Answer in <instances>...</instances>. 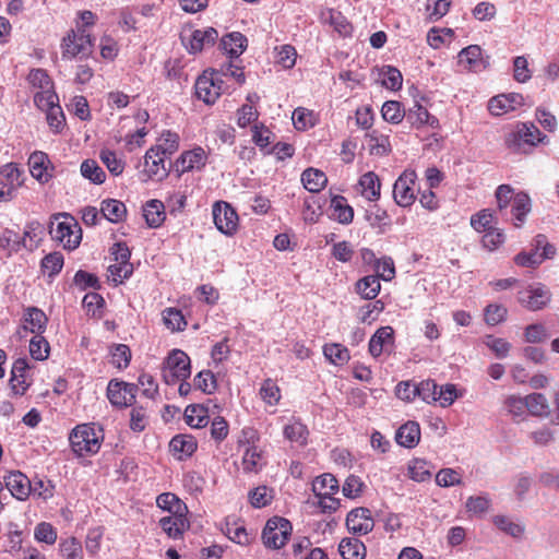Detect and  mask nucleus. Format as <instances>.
<instances>
[{
    "instance_id": "obj_1",
    "label": "nucleus",
    "mask_w": 559,
    "mask_h": 559,
    "mask_svg": "<svg viewBox=\"0 0 559 559\" xmlns=\"http://www.w3.org/2000/svg\"><path fill=\"white\" fill-rule=\"evenodd\" d=\"M546 139L532 122H519L504 136L507 148L514 154H527Z\"/></svg>"
},
{
    "instance_id": "obj_2",
    "label": "nucleus",
    "mask_w": 559,
    "mask_h": 559,
    "mask_svg": "<svg viewBox=\"0 0 559 559\" xmlns=\"http://www.w3.org/2000/svg\"><path fill=\"white\" fill-rule=\"evenodd\" d=\"M94 39L90 31L81 26L71 28L61 40V56L64 60L87 58L93 52Z\"/></svg>"
},
{
    "instance_id": "obj_3",
    "label": "nucleus",
    "mask_w": 559,
    "mask_h": 559,
    "mask_svg": "<svg viewBox=\"0 0 559 559\" xmlns=\"http://www.w3.org/2000/svg\"><path fill=\"white\" fill-rule=\"evenodd\" d=\"M51 238L63 246L67 250H74L79 247L82 235L78 223L68 214L55 216L49 227Z\"/></svg>"
},
{
    "instance_id": "obj_4",
    "label": "nucleus",
    "mask_w": 559,
    "mask_h": 559,
    "mask_svg": "<svg viewBox=\"0 0 559 559\" xmlns=\"http://www.w3.org/2000/svg\"><path fill=\"white\" fill-rule=\"evenodd\" d=\"M103 436L96 431L93 425H78L70 435V442L73 451L79 456H87L99 451Z\"/></svg>"
},
{
    "instance_id": "obj_5",
    "label": "nucleus",
    "mask_w": 559,
    "mask_h": 559,
    "mask_svg": "<svg viewBox=\"0 0 559 559\" xmlns=\"http://www.w3.org/2000/svg\"><path fill=\"white\" fill-rule=\"evenodd\" d=\"M191 376L190 357L181 349H173L165 358L162 377L167 384H176Z\"/></svg>"
},
{
    "instance_id": "obj_6",
    "label": "nucleus",
    "mask_w": 559,
    "mask_h": 559,
    "mask_svg": "<svg viewBox=\"0 0 559 559\" xmlns=\"http://www.w3.org/2000/svg\"><path fill=\"white\" fill-rule=\"evenodd\" d=\"M25 175L16 163L0 166V202H10L24 186Z\"/></svg>"
},
{
    "instance_id": "obj_7",
    "label": "nucleus",
    "mask_w": 559,
    "mask_h": 559,
    "mask_svg": "<svg viewBox=\"0 0 559 559\" xmlns=\"http://www.w3.org/2000/svg\"><path fill=\"white\" fill-rule=\"evenodd\" d=\"M292 524L288 520L274 516L267 520L262 531V542L266 548L280 549L285 546L292 535Z\"/></svg>"
},
{
    "instance_id": "obj_8",
    "label": "nucleus",
    "mask_w": 559,
    "mask_h": 559,
    "mask_svg": "<svg viewBox=\"0 0 559 559\" xmlns=\"http://www.w3.org/2000/svg\"><path fill=\"white\" fill-rule=\"evenodd\" d=\"M223 80L216 70H205L195 81V96L207 105L214 104L223 92Z\"/></svg>"
},
{
    "instance_id": "obj_9",
    "label": "nucleus",
    "mask_w": 559,
    "mask_h": 559,
    "mask_svg": "<svg viewBox=\"0 0 559 559\" xmlns=\"http://www.w3.org/2000/svg\"><path fill=\"white\" fill-rule=\"evenodd\" d=\"M417 174L414 169H405L393 185V199L401 207H409L416 201Z\"/></svg>"
},
{
    "instance_id": "obj_10",
    "label": "nucleus",
    "mask_w": 559,
    "mask_h": 559,
    "mask_svg": "<svg viewBox=\"0 0 559 559\" xmlns=\"http://www.w3.org/2000/svg\"><path fill=\"white\" fill-rule=\"evenodd\" d=\"M29 85L36 90L34 103L47 106V100H57V94L53 91V82L44 69H32L27 75Z\"/></svg>"
},
{
    "instance_id": "obj_11",
    "label": "nucleus",
    "mask_w": 559,
    "mask_h": 559,
    "mask_svg": "<svg viewBox=\"0 0 559 559\" xmlns=\"http://www.w3.org/2000/svg\"><path fill=\"white\" fill-rule=\"evenodd\" d=\"M212 213L214 224L222 234L233 236L237 231L239 217L235 209L228 202H215Z\"/></svg>"
},
{
    "instance_id": "obj_12",
    "label": "nucleus",
    "mask_w": 559,
    "mask_h": 559,
    "mask_svg": "<svg viewBox=\"0 0 559 559\" xmlns=\"http://www.w3.org/2000/svg\"><path fill=\"white\" fill-rule=\"evenodd\" d=\"M166 159L167 157L150 147L143 156L142 170L140 171L142 180H164L169 174V169L166 167Z\"/></svg>"
},
{
    "instance_id": "obj_13",
    "label": "nucleus",
    "mask_w": 559,
    "mask_h": 559,
    "mask_svg": "<svg viewBox=\"0 0 559 559\" xmlns=\"http://www.w3.org/2000/svg\"><path fill=\"white\" fill-rule=\"evenodd\" d=\"M209 154L202 146L183 151L175 162L176 171L181 175L189 171H201L207 164Z\"/></svg>"
},
{
    "instance_id": "obj_14",
    "label": "nucleus",
    "mask_w": 559,
    "mask_h": 559,
    "mask_svg": "<svg viewBox=\"0 0 559 559\" xmlns=\"http://www.w3.org/2000/svg\"><path fill=\"white\" fill-rule=\"evenodd\" d=\"M551 298L550 292L543 285H528L518 293V301L527 310L543 309Z\"/></svg>"
},
{
    "instance_id": "obj_15",
    "label": "nucleus",
    "mask_w": 559,
    "mask_h": 559,
    "mask_svg": "<svg viewBox=\"0 0 559 559\" xmlns=\"http://www.w3.org/2000/svg\"><path fill=\"white\" fill-rule=\"evenodd\" d=\"M138 386L133 383L111 380L107 386V397L116 407H127L135 400Z\"/></svg>"
},
{
    "instance_id": "obj_16",
    "label": "nucleus",
    "mask_w": 559,
    "mask_h": 559,
    "mask_svg": "<svg viewBox=\"0 0 559 559\" xmlns=\"http://www.w3.org/2000/svg\"><path fill=\"white\" fill-rule=\"evenodd\" d=\"M48 318L46 313L37 307H28L24 311L22 325L17 330L21 338L26 337L27 333L35 335L43 334L47 328Z\"/></svg>"
},
{
    "instance_id": "obj_17",
    "label": "nucleus",
    "mask_w": 559,
    "mask_h": 559,
    "mask_svg": "<svg viewBox=\"0 0 559 559\" xmlns=\"http://www.w3.org/2000/svg\"><path fill=\"white\" fill-rule=\"evenodd\" d=\"M395 347L394 330L390 325L379 328L369 341L368 350L373 358L391 354Z\"/></svg>"
},
{
    "instance_id": "obj_18",
    "label": "nucleus",
    "mask_w": 559,
    "mask_h": 559,
    "mask_svg": "<svg viewBox=\"0 0 559 559\" xmlns=\"http://www.w3.org/2000/svg\"><path fill=\"white\" fill-rule=\"evenodd\" d=\"M348 531L356 535H367L374 527V520L368 508L353 509L346 518Z\"/></svg>"
},
{
    "instance_id": "obj_19",
    "label": "nucleus",
    "mask_w": 559,
    "mask_h": 559,
    "mask_svg": "<svg viewBox=\"0 0 559 559\" xmlns=\"http://www.w3.org/2000/svg\"><path fill=\"white\" fill-rule=\"evenodd\" d=\"M29 173L40 183H47L53 177V165L48 154L35 151L28 157Z\"/></svg>"
},
{
    "instance_id": "obj_20",
    "label": "nucleus",
    "mask_w": 559,
    "mask_h": 559,
    "mask_svg": "<svg viewBox=\"0 0 559 559\" xmlns=\"http://www.w3.org/2000/svg\"><path fill=\"white\" fill-rule=\"evenodd\" d=\"M524 105V97L519 93L499 94L488 102V110L492 116H503Z\"/></svg>"
},
{
    "instance_id": "obj_21",
    "label": "nucleus",
    "mask_w": 559,
    "mask_h": 559,
    "mask_svg": "<svg viewBox=\"0 0 559 559\" xmlns=\"http://www.w3.org/2000/svg\"><path fill=\"white\" fill-rule=\"evenodd\" d=\"M31 366L25 358L14 361L11 370L10 385L14 394L23 395L32 384Z\"/></svg>"
},
{
    "instance_id": "obj_22",
    "label": "nucleus",
    "mask_w": 559,
    "mask_h": 559,
    "mask_svg": "<svg viewBox=\"0 0 559 559\" xmlns=\"http://www.w3.org/2000/svg\"><path fill=\"white\" fill-rule=\"evenodd\" d=\"M217 38L218 32L214 27H206L193 31L188 39L183 38V44L190 53H197L213 46Z\"/></svg>"
},
{
    "instance_id": "obj_23",
    "label": "nucleus",
    "mask_w": 559,
    "mask_h": 559,
    "mask_svg": "<svg viewBox=\"0 0 559 559\" xmlns=\"http://www.w3.org/2000/svg\"><path fill=\"white\" fill-rule=\"evenodd\" d=\"M158 524L163 532L171 539H180L190 527L187 513L170 514L159 519Z\"/></svg>"
},
{
    "instance_id": "obj_24",
    "label": "nucleus",
    "mask_w": 559,
    "mask_h": 559,
    "mask_svg": "<svg viewBox=\"0 0 559 559\" xmlns=\"http://www.w3.org/2000/svg\"><path fill=\"white\" fill-rule=\"evenodd\" d=\"M4 481L8 490L17 500H25L32 492V481L20 471L10 472Z\"/></svg>"
},
{
    "instance_id": "obj_25",
    "label": "nucleus",
    "mask_w": 559,
    "mask_h": 559,
    "mask_svg": "<svg viewBox=\"0 0 559 559\" xmlns=\"http://www.w3.org/2000/svg\"><path fill=\"white\" fill-rule=\"evenodd\" d=\"M197 449V439L191 435H176L169 442V451L178 461H183L192 456Z\"/></svg>"
},
{
    "instance_id": "obj_26",
    "label": "nucleus",
    "mask_w": 559,
    "mask_h": 559,
    "mask_svg": "<svg viewBox=\"0 0 559 559\" xmlns=\"http://www.w3.org/2000/svg\"><path fill=\"white\" fill-rule=\"evenodd\" d=\"M356 189L367 201L376 202L381 197V180L374 171H367L360 176Z\"/></svg>"
},
{
    "instance_id": "obj_27",
    "label": "nucleus",
    "mask_w": 559,
    "mask_h": 559,
    "mask_svg": "<svg viewBox=\"0 0 559 559\" xmlns=\"http://www.w3.org/2000/svg\"><path fill=\"white\" fill-rule=\"evenodd\" d=\"M459 63L467 71L477 72L485 69L481 48L478 45H469L459 52Z\"/></svg>"
},
{
    "instance_id": "obj_28",
    "label": "nucleus",
    "mask_w": 559,
    "mask_h": 559,
    "mask_svg": "<svg viewBox=\"0 0 559 559\" xmlns=\"http://www.w3.org/2000/svg\"><path fill=\"white\" fill-rule=\"evenodd\" d=\"M396 442L407 449L415 448L420 441V426L417 421L408 420L402 425L395 435Z\"/></svg>"
},
{
    "instance_id": "obj_29",
    "label": "nucleus",
    "mask_w": 559,
    "mask_h": 559,
    "mask_svg": "<svg viewBox=\"0 0 559 559\" xmlns=\"http://www.w3.org/2000/svg\"><path fill=\"white\" fill-rule=\"evenodd\" d=\"M157 153L169 158L180 147V135L170 130H164L156 139V143L151 146Z\"/></svg>"
},
{
    "instance_id": "obj_30",
    "label": "nucleus",
    "mask_w": 559,
    "mask_h": 559,
    "mask_svg": "<svg viewBox=\"0 0 559 559\" xmlns=\"http://www.w3.org/2000/svg\"><path fill=\"white\" fill-rule=\"evenodd\" d=\"M50 103V100H47ZM40 110L46 111V120L53 133H60L66 124V118L62 111V108L59 105V97L57 96V100L51 102V104H47V106L41 104H35Z\"/></svg>"
},
{
    "instance_id": "obj_31",
    "label": "nucleus",
    "mask_w": 559,
    "mask_h": 559,
    "mask_svg": "<svg viewBox=\"0 0 559 559\" xmlns=\"http://www.w3.org/2000/svg\"><path fill=\"white\" fill-rule=\"evenodd\" d=\"M219 46L230 58H238L246 50L248 39L243 34L233 32L221 39Z\"/></svg>"
},
{
    "instance_id": "obj_32",
    "label": "nucleus",
    "mask_w": 559,
    "mask_h": 559,
    "mask_svg": "<svg viewBox=\"0 0 559 559\" xmlns=\"http://www.w3.org/2000/svg\"><path fill=\"white\" fill-rule=\"evenodd\" d=\"M407 121L416 127L429 126L431 128L439 127V120L437 117L429 114L426 107L416 103L406 115Z\"/></svg>"
},
{
    "instance_id": "obj_33",
    "label": "nucleus",
    "mask_w": 559,
    "mask_h": 559,
    "mask_svg": "<svg viewBox=\"0 0 559 559\" xmlns=\"http://www.w3.org/2000/svg\"><path fill=\"white\" fill-rule=\"evenodd\" d=\"M301 182L306 190L311 193H318L325 188L328 177L322 170L309 167L302 171Z\"/></svg>"
},
{
    "instance_id": "obj_34",
    "label": "nucleus",
    "mask_w": 559,
    "mask_h": 559,
    "mask_svg": "<svg viewBox=\"0 0 559 559\" xmlns=\"http://www.w3.org/2000/svg\"><path fill=\"white\" fill-rule=\"evenodd\" d=\"M102 215L110 223H121L127 216V206L116 199H106L100 204Z\"/></svg>"
},
{
    "instance_id": "obj_35",
    "label": "nucleus",
    "mask_w": 559,
    "mask_h": 559,
    "mask_svg": "<svg viewBox=\"0 0 559 559\" xmlns=\"http://www.w3.org/2000/svg\"><path fill=\"white\" fill-rule=\"evenodd\" d=\"M164 204L159 200H150L143 206V216L151 228L159 227L165 218Z\"/></svg>"
},
{
    "instance_id": "obj_36",
    "label": "nucleus",
    "mask_w": 559,
    "mask_h": 559,
    "mask_svg": "<svg viewBox=\"0 0 559 559\" xmlns=\"http://www.w3.org/2000/svg\"><path fill=\"white\" fill-rule=\"evenodd\" d=\"M332 217L341 224H349L354 218V210L343 195H334L331 199Z\"/></svg>"
},
{
    "instance_id": "obj_37",
    "label": "nucleus",
    "mask_w": 559,
    "mask_h": 559,
    "mask_svg": "<svg viewBox=\"0 0 559 559\" xmlns=\"http://www.w3.org/2000/svg\"><path fill=\"white\" fill-rule=\"evenodd\" d=\"M381 289L378 276L367 275L358 280L355 284L356 293L366 300H373L379 295Z\"/></svg>"
},
{
    "instance_id": "obj_38",
    "label": "nucleus",
    "mask_w": 559,
    "mask_h": 559,
    "mask_svg": "<svg viewBox=\"0 0 559 559\" xmlns=\"http://www.w3.org/2000/svg\"><path fill=\"white\" fill-rule=\"evenodd\" d=\"M283 433L287 440L290 442H296L299 445H306L309 437V430L307 426L297 418H294L284 427Z\"/></svg>"
},
{
    "instance_id": "obj_39",
    "label": "nucleus",
    "mask_w": 559,
    "mask_h": 559,
    "mask_svg": "<svg viewBox=\"0 0 559 559\" xmlns=\"http://www.w3.org/2000/svg\"><path fill=\"white\" fill-rule=\"evenodd\" d=\"M338 550L343 559H365L366 546L357 538H343Z\"/></svg>"
},
{
    "instance_id": "obj_40",
    "label": "nucleus",
    "mask_w": 559,
    "mask_h": 559,
    "mask_svg": "<svg viewBox=\"0 0 559 559\" xmlns=\"http://www.w3.org/2000/svg\"><path fill=\"white\" fill-rule=\"evenodd\" d=\"M163 323L170 332L185 331L188 322L181 310L175 307H168L162 312Z\"/></svg>"
},
{
    "instance_id": "obj_41",
    "label": "nucleus",
    "mask_w": 559,
    "mask_h": 559,
    "mask_svg": "<svg viewBox=\"0 0 559 559\" xmlns=\"http://www.w3.org/2000/svg\"><path fill=\"white\" fill-rule=\"evenodd\" d=\"M242 469L246 473H258L265 464L262 452L255 445L246 448L242 455Z\"/></svg>"
},
{
    "instance_id": "obj_42",
    "label": "nucleus",
    "mask_w": 559,
    "mask_h": 559,
    "mask_svg": "<svg viewBox=\"0 0 559 559\" xmlns=\"http://www.w3.org/2000/svg\"><path fill=\"white\" fill-rule=\"evenodd\" d=\"M156 504L170 514H182L188 512L187 506L173 492H163L156 498Z\"/></svg>"
},
{
    "instance_id": "obj_43",
    "label": "nucleus",
    "mask_w": 559,
    "mask_h": 559,
    "mask_svg": "<svg viewBox=\"0 0 559 559\" xmlns=\"http://www.w3.org/2000/svg\"><path fill=\"white\" fill-rule=\"evenodd\" d=\"M367 138L372 154L383 156L391 152L389 134L382 133L380 130L374 129L367 134Z\"/></svg>"
},
{
    "instance_id": "obj_44",
    "label": "nucleus",
    "mask_w": 559,
    "mask_h": 559,
    "mask_svg": "<svg viewBox=\"0 0 559 559\" xmlns=\"http://www.w3.org/2000/svg\"><path fill=\"white\" fill-rule=\"evenodd\" d=\"M512 215L514 216V226L520 227L525 221L526 215L531 212V199L524 192L515 194L512 203Z\"/></svg>"
},
{
    "instance_id": "obj_45",
    "label": "nucleus",
    "mask_w": 559,
    "mask_h": 559,
    "mask_svg": "<svg viewBox=\"0 0 559 559\" xmlns=\"http://www.w3.org/2000/svg\"><path fill=\"white\" fill-rule=\"evenodd\" d=\"M326 21L333 27V29L338 33L342 37H349L353 33V25L348 22V20L342 14V12L335 9H328L326 11Z\"/></svg>"
},
{
    "instance_id": "obj_46",
    "label": "nucleus",
    "mask_w": 559,
    "mask_h": 559,
    "mask_svg": "<svg viewBox=\"0 0 559 559\" xmlns=\"http://www.w3.org/2000/svg\"><path fill=\"white\" fill-rule=\"evenodd\" d=\"M323 354L335 366H344L350 359L347 347L338 343L325 344L323 346Z\"/></svg>"
},
{
    "instance_id": "obj_47",
    "label": "nucleus",
    "mask_w": 559,
    "mask_h": 559,
    "mask_svg": "<svg viewBox=\"0 0 559 559\" xmlns=\"http://www.w3.org/2000/svg\"><path fill=\"white\" fill-rule=\"evenodd\" d=\"M338 488L337 479L329 473L318 476L312 483V490L316 496L335 495Z\"/></svg>"
},
{
    "instance_id": "obj_48",
    "label": "nucleus",
    "mask_w": 559,
    "mask_h": 559,
    "mask_svg": "<svg viewBox=\"0 0 559 559\" xmlns=\"http://www.w3.org/2000/svg\"><path fill=\"white\" fill-rule=\"evenodd\" d=\"M99 158L102 163L106 166L108 171L115 177L120 176L126 168L124 159L118 157L117 153L109 148L100 150Z\"/></svg>"
},
{
    "instance_id": "obj_49",
    "label": "nucleus",
    "mask_w": 559,
    "mask_h": 559,
    "mask_svg": "<svg viewBox=\"0 0 559 559\" xmlns=\"http://www.w3.org/2000/svg\"><path fill=\"white\" fill-rule=\"evenodd\" d=\"M185 419L192 428H203L209 424L207 409L202 405H189L185 409Z\"/></svg>"
},
{
    "instance_id": "obj_50",
    "label": "nucleus",
    "mask_w": 559,
    "mask_h": 559,
    "mask_svg": "<svg viewBox=\"0 0 559 559\" xmlns=\"http://www.w3.org/2000/svg\"><path fill=\"white\" fill-rule=\"evenodd\" d=\"M64 259L61 252L55 251L46 254L40 261V270L44 275L53 277L63 267Z\"/></svg>"
},
{
    "instance_id": "obj_51",
    "label": "nucleus",
    "mask_w": 559,
    "mask_h": 559,
    "mask_svg": "<svg viewBox=\"0 0 559 559\" xmlns=\"http://www.w3.org/2000/svg\"><path fill=\"white\" fill-rule=\"evenodd\" d=\"M44 234V227L39 222H31L26 225L24 236L22 238V245L28 250L36 249Z\"/></svg>"
},
{
    "instance_id": "obj_52",
    "label": "nucleus",
    "mask_w": 559,
    "mask_h": 559,
    "mask_svg": "<svg viewBox=\"0 0 559 559\" xmlns=\"http://www.w3.org/2000/svg\"><path fill=\"white\" fill-rule=\"evenodd\" d=\"M248 499L255 509L269 506L274 499V490L267 486H258L249 491Z\"/></svg>"
},
{
    "instance_id": "obj_53",
    "label": "nucleus",
    "mask_w": 559,
    "mask_h": 559,
    "mask_svg": "<svg viewBox=\"0 0 559 559\" xmlns=\"http://www.w3.org/2000/svg\"><path fill=\"white\" fill-rule=\"evenodd\" d=\"M381 84L391 91H397L402 87L403 76L399 69L392 66H384L379 72Z\"/></svg>"
},
{
    "instance_id": "obj_54",
    "label": "nucleus",
    "mask_w": 559,
    "mask_h": 559,
    "mask_svg": "<svg viewBox=\"0 0 559 559\" xmlns=\"http://www.w3.org/2000/svg\"><path fill=\"white\" fill-rule=\"evenodd\" d=\"M59 552L62 559H83L84 556L81 542L73 536L60 540Z\"/></svg>"
},
{
    "instance_id": "obj_55",
    "label": "nucleus",
    "mask_w": 559,
    "mask_h": 559,
    "mask_svg": "<svg viewBox=\"0 0 559 559\" xmlns=\"http://www.w3.org/2000/svg\"><path fill=\"white\" fill-rule=\"evenodd\" d=\"M408 477L417 483L431 478L430 465L426 460L414 459L408 463Z\"/></svg>"
},
{
    "instance_id": "obj_56",
    "label": "nucleus",
    "mask_w": 559,
    "mask_h": 559,
    "mask_svg": "<svg viewBox=\"0 0 559 559\" xmlns=\"http://www.w3.org/2000/svg\"><path fill=\"white\" fill-rule=\"evenodd\" d=\"M225 534L231 542L241 546H247L251 543V537L245 525L235 520L233 522L227 520Z\"/></svg>"
},
{
    "instance_id": "obj_57",
    "label": "nucleus",
    "mask_w": 559,
    "mask_h": 559,
    "mask_svg": "<svg viewBox=\"0 0 559 559\" xmlns=\"http://www.w3.org/2000/svg\"><path fill=\"white\" fill-rule=\"evenodd\" d=\"M81 174L95 185H102L106 180V174L94 159H86L81 164Z\"/></svg>"
},
{
    "instance_id": "obj_58",
    "label": "nucleus",
    "mask_w": 559,
    "mask_h": 559,
    "mask_svg": "<svg viewBox=\"0 0 559 559\" xmlns=\"http://www.w3.org/2000/svg\"><path fill=\"white\" fill-rule=\"evenodd\" d=\"M526 409L534 416H545L549 413L547 399L542 393L525 396Z\"/></svg>"
},
{
    "instance_id": "obj_59",
    "label": "nucleus",
    "mask_w": 559,
    "mask_h": 559,
    "mask_svg": "<svg viewBox=\"0 0 559 559\" xmlns=\"http://www.w3.org/2000/svg\"><path fill=\"white\" fill-rule=\"evenodd\" d=\"M29 354L35 360H46L50 354V345L41 335H34L29 341Z\"/></svg>"
},
{
    "instance_id": "obj_60",
    "label": "nucleus",
    "mask_w": 559,
    "mask_h": 559,
    "mask_svg": "<svg viewBox=\"0 0 559 559\" xmlns=\"http://www.w3.org/2000/svg\"><path fill=\"white\" fill-rule=\"evenodd\" d=\"M381 115L385 121L397 124L405 117V111L400 102L388 100L382 105Z\"/></svg>"
},
{
    "instance_id": "obj_61",
    "label": "nucleus",
    "mask_w": 559,
    "mask_h": 559,
    "mask_svg": "<svg viewBox=\"0 0 559 559\" xmlns=\"http://www.w3.org/2000/svg\"><path fill=\"white\" fill-rule=\"evenodd\" d=\"M131 360V350L126 344H116L110 349V364L118 369H124Z\"/></svg>"
},
{
    "instance_id": "obj_62",
    "label": "nucleus",
    "mask_w": 559,
    "mask_h": 559,
    "mask_svg": "<svg viewBox=\"0 0 559 559\" xmlns=\"http://www.w3.org/2000/svg\"><path fill=\"white\" fill-rule=\"evenodd\" d=\"M194 386L203 393L212 394L217 389V380L211 370H202L194 377Z\"/></svg>"
},
{
    "instance_id": "obj_63",
    "label": "nucleus",
    "mask_w": 559,
    "mask_h": 559,
    "mask_svg": "<svg viewBox=\"0 0 559 559\" xmlns=\"http://www.w3.org/2000/svg\"><path fill=\"white\" fill-rule=\"evenodd\" d=\"M261 399L269 405H277L281 400V389L272 379H265L260 388Z\"/></svg>"
},
{
    "instance_id": "obj_64",
    "label": "nucleus",
    "mask_w": 559,
    "mask_h": 559,
    "mask_svg": "<svg viewBox=\"0 0 559 559\" xmlns=\"http://www.w3.org/2000/svg\"><path fill=\"white\" fill-rule=\"evenodd\" d=\"M109 278L115 285L122 284L133 273V265L130 262H115L108 266Z\"/></svg>"
}]
</instances>
